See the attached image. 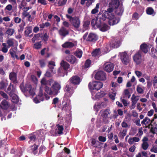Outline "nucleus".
<instances>
[{
  "instance_id": "f257e3e1",
  "label": "nucleus",
  "mask_w": 157,
  "mask_h": 157,
  "mask_svg": "<svg viewBox=\"0 0 157 157\" xmlns=\"http://www.w3.org/2000/svg\"><path fill=\"white\" fill-rule=\"evenodd\" d=\"M96 17L101 24L106 19H108V23L110 25H116L120 21V17L115 16L112 13V10L110 9H108L103 13H99Z\"/></svg>"
},
{
  "instance_id": "f03ea898",
  "label": "nucleus",
  "mask_w": 157,
  "mask_h": 157,
  "mask_svg": "<svg viewBox=\"0 0 157 157\" xmlns=\"http://www.w3.org/2000/svg\"><path fill=\"white\" fill-rule=\"evenodd\" d=\"M61 88L60 84L57 82H55L50 88H46L45 92L50 95H56L59 93V90Z\"/></svg>"
},
{
  "instance_id": "7ed1b4c3",
  "label": "nucleus",
  "mask_w": 157,
  "mask_h": 157,
  "mask_svg": "<svg viewBox=\"0 0 157 157\" xmlns=\"http://www.w3.org/2000/svg\"><path fill=\"white\" fill-rule=\"evenodd\" d=\"M53 80L52 79L47 80L45 78H44L42 79L40 81L41 86L40 87L39 93L38 94L39 97L43 95V88H44V90L45 91V89L47 87H48V86H50L51 83H53Z\"/></svg>"
},
{
  "instance_id": "20e7f679",
  "label": "nucleus",
  "mask_w": 157,
  "mask_h": 157,
  "mask_svg": "<svg viewBox=\"0 0 157 157\" xmlns=\"http://www.w3.org/2000/svg\"><path fill=\"white\" fill-rule=\"evenodd\" d=\"M66 16L67 18L69 19L72 25L76 29L78 28L80 25V21L79 18L77 16L72 17L68 14H66Z\"/></svg>"
},
{
  "instance_id": "39448f33",
  "label": "nucleus",
  "mask_w": 157,
  "mask_h": 157,
  "mask_svg": "<svg viewBox=\"0 0 157 157\" xmlns=\"http://www.w3.org/2000/svg\"><path fill=\"white\" fill-rule=\"evenodd\" d=\"M102 83L99 81H94L89 83L88 86L91 89H95L98 90L103 86Z\"/></svg>"
},
{
  "instance_id": "423d86ee",
  "label": "nucleus",
  "mask_w": 157,
  "mask_h": 157,
  "mask_svg": "<svg viewBox=\"0 0 157 157\" xmlns=\"http://www.w3.org/2000/svg\"><path fill=\"white\" fill-rule=\"evenodd\" d=\"M95 78L98 80H105L106 79V75L103 71H100L96 73Z\"/></svg>"
},
{
  "instance_id": "0eeeda50",
  "label": "nucleus",
  "mask_w": 157,
  "mask_h": 157,
  "mask_svg": "<svg viewBox=\"0 0 157 157\" xmlns=\"http://www.w3.org/2000/svg\"><path fill=\"white\" fill-rule=\"evenodd\" d=\"M121 59L122 63L125 65H127L129 61L128 56L125 52H123L121 54Z\"/></svg>"
},
{
  "instance_id": "6e6552de",
  "label": "nucleus",
  "mask_w": 157,
  "mask_h": 157,
  "mask_svg": "<svg viewBox=\"0 0 157 157\" xmlns=\"http://www.w3.org/2000/svg\"><path fill=\"white\" fill-rule=\"evenodd\" d=\"M133 58L134 62L137 65L140 64L143 61L140 52H138L136 53L133 56Z\"/></svg>"
},
{
  "instance_id": "1a4fd4ad",
  "label": "nucleus",
  "mask_w": 157,
  "mask_h": 157,
  "mask_svg": "<svg viewBox=\"0 0 157 157\" xmlns=\"http://www.w3.org/2000/svg\"><path fill=\"white\" fill-rule=\"evenodd\" d=\"M74 89L72 87V84L67 85L65 90L66 92L65 95L68 97H71L74 92Z\"/></svg>"
},
{
  "instance_id": "9d476101",
  "label": "nucleus",
  "mask_w": 157,
  "mask_h": 157,
  "mask_svg": "<svg viewBox=\"0 0 157 157\" xmlns=\"http://www.w3.org/2000/svg\"><path fill=\"white\" fill-rule=\"evenodd\" d=\"M114 64L110 62H106L103 65V68L106 71L109 72L113 69Z\"/></svg>"
},
{
  "instance_id": "9b49d317",
  "label": "nucleus",
  "mask_w": 157,
  "mask_h": 157,
  "mask_svg": "<svg viewBox=\"0 0 157 157\" xmlns=\"http://www.w3.org/2000/svg\"><path fill=\"white\" fill-rule=\"evenodd\" d=\"M148 139L146 136L144 137L142 140V143L141 144V148L144 150H147L149 145L148 142Z\"/></svg>"
},
{
  "instance_id": "f8f14e48",
  "label": "nucleus",
  "mask_w": 157,
  "mask_h": 157,
  "mask_svg": "<svg viewBox=\"0 0 157 157\" xmlns=\"http://www.w3.org/2000/svg\"><path fill=\"white\" fill-rule=\"evenodd\" d=\"M120 5L118 0H111V2L109 4V8L108 9H111L113 13L114 8H116Z\"/></svg>"
},
{
  "instance_id": "ddd939ff",
  "label": "nucleus",
  "mask_w": 157,
  "mask_h": 157,
  "mask_svg": "<svg viewBox=\"0 0 157 157\" xmlns=\"http://www.w3.org/2000/svg\"><path fill=\"white\" fill-rule=\"evenodd\" d=\"M66 60L72 64H76L78 61L75 57L72 55H68L66 57Z\"/></svg>"
},
{
  "instance_id": "4468645a",
  "label": "nucleus",
  "mask_w": 157,
  "mask_h": 157,
  "mask_svg": "<svg viewBox=\"0 0 157 157\" xmlns=\"http://www.w3.org/2000/svg\"><path fill=\"white\" fill-rule=\"evenodd\" d=\"M153 121L154 119L151 120L146 117L141 121V123L143 125H144L146 127H147L148 126L150 127L151 126H152L151 123Z\"/></svg>"
},
{
  "instance_id": "2eb2a0df",
  "label": "nucleus",
  "mask_w": 157,
  "mask_h": 157,
  "mask_svg": "<svg viewBox=\"0 0 157 157\" xmlns=\"http://www.w3.org/2000/svg\"><path fill=\"white\" fill-rule=\"evenodd\" d=\"M6 92L10 96H12L14 94L16 93V89L11 83L10 84L8 87L7 90Z\"/></svg>"
},
{
  "instance_id": "dca6fc26",
  "label": "nucleus",
  "mask_w": 157,
  "mask_h": 157,
  "mask_svg": "<svg viewBox=\"0 0 157 157\" xmlns=\"http://www.w3.org/2000/svg\"><path fill=\"white\" fill-rule=\"evenodd\" d=\"M101 24L100 21H98V19L96 17L95 18L92 20L91 25L94 28H98Z\"/></svg>"
},
{
  "instance_id": "f3484780",
  "label": "nucleus",
  "mask_w": 157,
  "mask_h": 157,
  "mask_svg": "<svg viewBox=\"0 0 157 157\" xmlns=\"http://www.w3.org/2000/svg\"><path fill=\"white\" fill-rule=\"evenodd\" d=\"M98 39L97 35L93 33H90L86 39V40L89 41L94 42Z\"/></svg>"
},
{
  "instance_id": "a211bd4d",
  "label": "nucleus",
  "mask_w": 157,
  "mask_h": 157,
  "mask_svg": "<svg viewBox=\"0 0 157 157\" xmlns=\"http://www.w3.org/2000/svg\"><path fill=\"white\" fill-rule=\"evenodd\" d=\"M58 32L60 36L63 37L69 34L68 31L64 27H62L59 30Z\"/></svg>"
},
{
  "instance_id": "6ab92c4d",
  "label": "nucleus",
  "mask_w": 157,
  "mask_h": 157,
  "mask_svg": "<svg viewBox=\"0 0 157 157\" xmlns=\"http://www.w3.org/2000/svg\"><path fill=\"white\" fill-rule=\"evenodd\" d=\"M115 9V14L119 16H121L124 12V9L121 5H120Z\"/></svg>"
},
{
  "instance_id": "aec40b11",
  "label": "nucleus",
  "mask_w": 157,
  "mask_h": 157,
  "mask_svg": "<svg viewBox=\"0 0 157 157\" xmlns=\"http://www.w3.org/2000/svg\"><path fill=\"white\" fill-rule=\"evenodd\" d=\"M71 82L75 85L78 84L81 81L79 77L77 76H73L70 79Z\"/></svg>"
},
{
  "instance_id": "412c9836",
  "label": "nucleus",
  "mask_w": 157,
  "mask_h": 157,
  "mask_svg": "<svg viewBox=\"0 0 157 157\" xmlns=\"http://www.w3.org/2000/svg\"><path fill=\"white\" fill-rule=\"evenodd\" d=\"M10 79L14 83L17 82V74L14 72H12L9 75Z\"/></svg>"
},
{
  "instance_id": "4be33fe9",
  "label": "nucleus",
  "mask_w": 157,
  "mask_h": 157,
  "mask_svg": "<svg viewBox=\"0 0 157 157\" xmlns=\"http://www.w3.org/2000/svg\"><path fill=\"white\" fill-rule=\"evenodd\" d=\"M20 0H17V2L18 4V8L20 9L23 10L24 7H25L27 4V3L25 0H22L20 2Z\"/></svg>"
},
{
  "instance_id": "5701e85b",
  "label": "nucleus",
  "mask_w": 157,
  "mask_h": 157,
  "mask_svg": "<svg viewBox=\"0 0 157 157\" xmlns=\"http://www.w3.org/2000/svg\"><path fill=\"white\" fill-rule=\"evenodd\" d=\"M141 50L144 53H147L149 50L148 46L145 43L142 44L140 46Z\"/></svg>"
},
{
  "instance_id": "b1692460",
  "label": "nucleus",
  "mask_w": 157,
  "mask_h": 157,
  "mask_svg": "<svg viewBox=\"0 0 157 157\" xmlns=\"http://www.w3.org/2000/svg\"><path fill=\"white\" fill-rule=\"evenodd\" d=\"M98 28H99L101 31L103 32L106 31L110 29V27L107 24L102 23L100 27Z\"/></svg>"
},
{
  "instance_id": "393cba45",
  "label": "nucleus",
  "mask_w": 157,
  "mask_h": 157,
  "mask_svg": "<svg viewBox=\"0 0 157 157\" xmlns=\"http://www.w3.org/2000/svg\"><path fill=\"white\" fill-rule=\"evenodd\" d=\"M140 140V139L139 138L134 137H131L129 138L128 140V143L131 145L134 142H138Z\"/></svg>"
},
{
  "instance_id": "a878e982",
  "label": "nucleus",
  "mask_w": 157,
  "mask_h": 157,
  "mask_svg": "<svg viewBox=\"0 0 157 157\" xmlns=\"http://www.w3.org/2000/svg\"><path fill=\"white\" fill-rule=\"evenodd\" d=\"M61 66L65 70H67L69 67V64L66 61L63 60L60 63Z\"/></svg>"
},
{
  "instance_id": "bb28decb",
  "label": "nucleus",
  "mask_w": 157,
  "mask_h": 157,
  "mask_svg": "<svg viewBox=\"0 0 157 157\" xmlns=\"http://www.w3.org/2000/svg\"><path fill=\"white\" fill-rule=\"evenodd\" d=\"M55 66V63L52 61H50L49 62L48 65V67L51 70V72L54 74L55 73V71H53L54 67Z\"/></svg>"
},
{
  "instance_id": "cd10ccee",
  "label": "nucleus",
  "mask_w": 157,
  "mask_h": 157,
  "mask_svg": "<svg viewBox=\"0 0 157 157\" xmlns=\"http://www.w3.org/2000/svg\"><path fill=\"white\" fill-rule=\"evenodd\" d=\"M74 46V44L71 42H66L62 45L63 48H72Z\"/></svg>"
},
{
  "instance_id": "c85d7f7f",
  "label": "nucleus",
  "mask_w": 157,
  "mask_h": 157,
  "mask_svg": "<svg viewBox=\"0 0 157 157\" xmlns=\"http://www.w3.org/2000/svg\"><path fill=\"white\" fill-rule=\"evenodd\" d=\"M1 106L2 109H6L9 106L8 102L5 100H4L2 101L1 103Z\"/></svg>"
},
{
  "instance_id": "c756f323",
  "label": "nucleus",
  "mask_w": 157,
  "mask_h": 157,
  "mask_svg": "<svg viewBox=\"0 0 157 157\" xmlns=\"http://www.w3.org/2000/svg\"><path fill=\"white\" fill-rule=\"evenodd\" d=\"M110 113V112L109 110L106 109L102 112L101 116L105 118H108Z\"/></svg>"
},
{
  "instance_id": "7c9ffc66",
  "label": "nucleus",
  "mask_w": 157,
  "mask_h": 157,
  "mask_svg": "<svg viewBox=\"0 0 157 157\" xmlns=\"http://www.w3.org/2000/svg\"><path fill=\"white\" fill-rule=\"evenodd\" d=\"M15 32L13 29L8 28L6 31V33L9 36H12Z\"/></svg>"
},
{
  "instance_id": "2f4dec72",
  "label": "nucleus",
  "mask_w": 157,
  "mask_h": 157,
  "mask_svg": "<svg viewBox=\"0 0 157 157\" xmlns=\"http://www.w3.org/2000/svg\"><path fill=\"white\" fill-rule=\"evenodd\" d=\"M100 4L99 3H97L96 7L91 11V13L92 14H95L97 13L99 11Z\"/></svg>"
},
{
  "instance_id": "473e14b6",
  "label": "nucleus",
  "mask_w": 157,
  "mask_h": 157,
  "mask_svg": "<svg viewBox=\"0 0 157 157\" xmlns=\"http://www.w3.org/2000/svg\"><path fill=\"white\" fill-rule=\"evenodd\" d=\"M10 96L12 98V101L13 102L17 103L18 102V98L15 93L12 96Z\"/></svg>"
},
{
  "instance_id": "72a5a7b5",
  "label": "nucleus",
  "mask_w": 157,
  "mask_h": 157,
  "mask_svg": "<svg viewBox=\"0 0 157 157\" xmlns=\"http://www.w3.org/2000/svg\"><path fill=\"white\" fill-rule=\"evenodd\" d=\"M82 54V51L80 49L77 50L75 52V55L79 58H80Z\"/></svg>"
},
{
  "instance_id": "f704fd0d",
  "label": "nucleus",
  "mask_w": 157,
  "mask_h": 157,
  "mask_svg": "<svg viewBox=\"0 0 157 157\" xmlns=\"http://www.w3.org/2000/svg\"><path fill=\"white\" fill-rule=\"evenodd\" d=\"M139 99V97L137 96H136L134 94L132 95V97L131 98L132 102H133L136 104Z\"/></svg>"
},
{
  "instance_id": "c9c22d12",
  "label": "nucleus",
  "mask_w": 157,
  "mask_h": 157,
  "mask_svg": "<svg viewBox=\"0 0 157 157\" xmlns=\"http://www.w3.org/2000/svg\"><path fill=\"white\" fill-rule=\"evenodd\" d=\"M2 45L3 47L2 49V51L4 53H6L8 50V48H9L8 47L7 44L5 43H3L2 44Z\"/></svg>"
},
{
  "instance_id": "e433bc0d",
  "label": "nucleus",
  "mask_w": 157,
  "mask_h": 157,
  "mask_svg": "<svg viewBox=\"0 0 157 157\" xmlns=\"http://www.w3.org/2000/svg\"><path fill=\"white\" fill-rule=\"evenodd\" d=\"M13 7L11 4L8 5L4 9L6 13L8 11H11L13 10Z\"/></svg>"
},
{
  "instance_id": "4c0bfd02",
  "label": "nucleus",
  "mask_w": 157,
  "mask_h": 157,
  "mask_svg": "<svg viewBox=\"0 0 157 157\" xmlns=\"http://www.w3.org/2000/svg\"><path fill=\"white\" fill-rule=\"evenodd\" d=\"M100 53V49H97L93 52L92 54L93 56L96 57L99 55Z\"/></svg>"
},
{
  "instance_id": "58836bf2",
  "label": "nucleus",
  "mask_w": 157,
  "mask_h": 157,
  "mask_svg": "<svg viewBox=\"0 0 157 157\" xmlns=\"http://www.w3.org/2000/svg\"><path fill=\"white\" fill-rule=\"evenodd\" d=\"M14 40L13 38H10L7 40V43L9 47L13 45Z\"/></svg>"
},
{
  "instance_id": "ea45409f",
  "label": "nucleus",
  "mask_w": 157,
  "mask_h": 157,
  "mask_svg": "<svg viewBox=\"0 0 157 157\" xmlns=\"http://www.w3.org/2000/svg\"><path fill=\"white\" fill-rule=\"evenodd\" d=\"M26 28V29L25 31V35L28 36L29 34L32 32V29L29 27H27Z\"/></svg>"
},
{
  "instance_id": "a19ab883",
  "label": "nucleus",
  "mask_w": 157,
  "mask_h": 157,
  "mask_svg": "<svg viewBox=\"0 0 157 157\" xmlns=\"http://www.w3.org/2000/svg\"><path fill=\"white\" fill-rule=\"evenodd\" d=\"M8 84L7 83H5L3 81L0 82V90H2L6 88Z\"/></svg>"
},
{
  "instance_id": "79ce46f5",
  "label": "nucleus",
  "mask_w": 157,
  "mask_h": 157,
  "mask_svg": "<svg viewBox=\"0 0 157 157\" xmlns=\"http://www.w3.org/2000/svg\"><path fill=\"white\" fill-rule=\"evenodd\" d=\"M38 148V146L34 144L31 147V150H32V152L34 154H36L37 151V150Z\"/></svg>"
},
{
  "instance_id": "37998d69",
  "label": "nucleus",
  "mask_w": 157,
  "mask_h": 157,
  "mask_svg": "<svg viewBox=\"0 0 157 157\" xmlns=\"http://www.w3.org/2000/svg\"><path fill=\"white\" fill-rule=\"evenodd\" d=\"M63 126L59 125L57 126V133L59 134H63Z\"/></svg>"
},
{
  "instance_id": "c03bdc74",
  "label": "nucleus",
  "mask_w": 157,
  "mask_h": 157,
  "mask_svg": "<svg viewBox=\"0 0 157 157\" xmlns=\"http://www.w3.org/2000/svg\"><path fill=\"white\" fill-rule=\"evenodd\" d=\"M10 52L12 57L13 58H16L17 59V56L15 52L14 51L13 49H10Z\"/></svg>"
},
{
  "instance_id": "a18cd8bd",
  "label": "nucleus",
  "mask_w": 157,
  "mask_h": 157,
  "mask_svg": "<svg viewBox=\"0 0 157 157\" xmlns=\"http://www.w3.org/2000/svg\"><path fill=\"white\" fill-rule=\"evenodd\" d=\"M25 25V23L24 21L22 22L21 24L19 25L20 28L18 29V31L19 32L22 31L24 29V27Z\"/></svg>"
},
{
  "instance_id": "49530a36",
  "label": "nucleus",
  "mask_w": 157,
  "mask_h": 157,
  "mask_svg": "<svg viewBox=\"0 0 157 157\" xmlns=\"http://www.w3.org/2000/svg\"><path fill=\"white\" fill-rule=\"evenodd\" d=\"M150 151L154 153H157V145H153L150 149Z\"/></svg>"
},
{
  "instance_id": "de8ad7c7",
  "label": "nucleus",
  "mask_w": 157,
  "mask_h": 157,
  "mask_svg": "<svg viewBox=\"0 0 157 157\" xmlns=\"http://www.w3.org/2000/svg\"><path fill=\"white\" fill-rule=\"evenodd\" d=\"M120 44V42L119 41L116 42L115 43H113L111 46L113 48H117L118 47Z\"/></svg>"
},
{
  "instance_id": "09e8293b",
  "label": "nucleus",
  "mask_w": 157,
  "mask_h": 157,
  "mask_svg": "<svg viewBox=\"0 0 157 157\" xmlns=\"http://www.w3.org/2000/svg\"><path fill=\"white\" fill-rule=\"evenodd\" d=\"M146 11L148 14L151 15L154 12V10L151 7H148Z\"/></svg>"
},
{
  "instance_id": "8fccbe9b",
  "label": "nucleus",
  "mask_w": 157,
  "mask_h": 157,
  "mask_svg": "<svg viewBox=\"0 0 157 157\" xmlns=\"http://www.w3.org/2000/svg\"><path fill=\"white\" fill-rule=\"evenodd\" d=\"M44 98H45L47 100L49 99L50 98V97L46 94H44L43 93V95L41 96V98L40 99V100L41 101H43L44 99Z\"/></svg>"
},
{
  "instance_id": "3c124183",
  "label": "nucleus",
  "mask_w": 157,
  "mask_h": 157,
  "mask_svg": "<svg viewBox=\"0 0 157 157\" xmlns=\"http://www.w3.org/2000/svg\"><path fill=\"white\" fill-rule=\"evenodd\" d=\"M121 125L122 128H129L130 127V125L128 124L127 123L124 121H123L122 122Z\"/></svg>"
},
{
  "instance_id": "603ef678",
  "label": "nucleus",
  "mask_w": 157,
  "mask_h": 157,
  "mask_svg": "<svg viewBox=\"0 0 157 157\" xmlns=\"http://www.w3.org/2000/svg\"><path fill=\"white\" fill-rule=\"evenodd\" d=\"M67 0H59L58 2L59 6H62L65 5L67 2Z\"/></svg>"
},
{
  "instance_id": "864d4df0",
  "label": "nucleus",
  "mask_w": 157,
  "mask_h": 157,
  "mask_svg": "<svg viewBox=\"0 0 157 157\" xmlns=\"http://www.w3.org/2000/svg\"><path fill=\"white\" fill-rule=\"evenodd\" d=\"M137 92L140 94H143L144 92V90L143 89L139 86H137L136 88Z\"/></svg>"
},
{
  "instance_id": "5fc2aeb1",
  "label": "nucleus",
  "mask_w": 157,
  "mask_h": 157,
  "mask_svg": "<svg viewBox=\"0 0 157 157\" xmlns=\"http://www.w3.org/2000/svg\"><path fill=\"white\" fill-rule=\"evenodd\" d=\"M99 143L100 142L98 141H96L94 139H93L92 140L91 143L92 145L95 147H97L98 146L97 144Z\"/></svg>"
},
{
  "instance_id": "6e6d98bb",
  "label": "nucleus",
  "mask_w": 157,
  "mask_h": 157,
  "mask_svg": "<svg viewBox=\"0 0 157 157\" xmlns=\"http://www.w3.org/2000/svg\"><path fill=\"white\" fill-rule=\"evenodd\" d=\"M116 93V92H113V93H110L109 95V98L112 100H114Z\"/></svg>"
},
{
  "instance_id": "4d7b16f0",
  "label": "nucleus",
  "mask_w": 157,
  "mask_h": 157,
  "mask_svg": "<svg viewBox=\"0 0 157 157\" xmlns=\"http://www.w3.org/2000/svg\"><path fill=\"white\" fill-rule=\"evenodd\" d=\"M127 130L126 129H124L121 130L119 134L123 137H124L126 135Z\"/></svg>"
},
{
  "instance_id": "13d9d810",
  "label": "nucleus",
  "mask_w": 157,
  "mask_h": 157,
  "mask_svg": "<svg viewBox=\"0 0 157 157\" xmlns=\"http://www.w3.org/2000/svg\"><path fill=\"white\" fill-rule=\"evenodd\" d=\"M41 44L40 42H38L36 43L34 45V48L36 49L40 48L41 47Z\"/></svg>"
},
{
  "instance_id": "bf43d9fd",
  "label": "nucleus",
  "mask_w": 157,
  "mask_h": 157,
  "mask_svg": "<svg viewBox=\"0 0 157 157\" xmlns=\"http://www.w3.org/2000/svg\"><path fill=\"white\" fill-rule=\"evenodd\" d=\"M91 64V61L89 59H87L86 61L85 65L84 67L85 68H87L89 67L90 66V65Z\"/></svg>"
},
{
  "instance_id": "052dcab7",
  "label": "nucleus",
  "mask_w": 157,
  "mask_h": 157,
  "mask_svg": "<svg viewBox=\"0 0 157 157\" xmlns=\"http://www.w3.org/2000/svg\"><path fill=\"white\" fill-rule=\"evenodd\" d=\"M0 94L4 98L7 99L8 98V97L7 94L2 91H0Z\"/></svg>"
},
{
  "instance_id": "680f3d73",
  "label": "nucleus",
  "mask_w": 157,
  "mask_h": 157,
  "mask_svg": "<svg viewBox=\"0 0 157 157\" xmlns=\"http://www.w3.org/2000/svg\"><path fill=\"white\" fill-rule=\"evenodd\" d=\"M41 96L39 97L38 95L36 97H35L33 99V101L36 103H37L40 102V101H41L40 100V99L41 98Z\"/></svg>"
},
{
  "instance_id": "e2e57ef3",
  "label": "nucleus",
  "mask_w": 157,
  "mask_h": 157,
  "mask_svg": "<svg viewBox=\"0 0 157 157\" xmlns=\"http://www.w3.org/2000/svg\"><path fill=\"white\" fill-rule=\"evenodd\" d=\"M14 20L15 22L17 24L20 23L21 21V19L18 17H14Z\"/></svg>"
},
{
  "instance_id": "0e129e2a",
  "label": "nucleus",
  "mask_w": 157,
  "mask_h": 157,
  "mask_svg": "<svg viewBox=\"0 0 157 157\" xmlns=\"http://www.w3.org/2000/svg\"><path fill=\"white\" fill-rule=\"evenodd\" d=\"M97 96L98 99L103 97L105 95V94L102 91L101 92H98L97 93Z\"/></svg>"
},
{
  "instance_id": "69168bd1",
  "label": "nucleus",
  "mask_w": 157,
  "mask_h": 157,
  "mask_svg": "<svg viewBox=\"0 0 157 157\" xmlns=\"http://www.w3.org/2000/svg\"><path fill=\"white\" fill-rule=\"evenodd\" d=\"M124 93L126 97H127L128 98H130L131 95L130 94L129 92L128 89H126L124 90Z\"/></svg>"
},
{
  "instance_id": "338daca9",
  "label": "nucleus",
  "mask_w": 157,
  "mask_h": 157,
  "mask_svg": "<svg viewBox=\"0 0 157 157\" xmlns=\"http://www.w3.org/2000/svg\"><path fill=\"white\" fill-rule=\"evenodd\" d=\"M151 130L153 134H156L157 135V127H152L151 128Z\"/></svg>"
},
{
  "instance_id": "774afa93",
  "label": "nucleus",
  "mask_w": 157,
  "mask_h": 157,
  "mask_svg": "<svg viewBox=\"0 0 157 157\" xmlns=\"http://www.w3.org/2000/svg\"><path fill=\"white\" fill-rule=\"evenodd\" d=\"M59 102V98L57 97L54 98L52 100V104L56 105Z\"/></svg>"
}]
</instances>
